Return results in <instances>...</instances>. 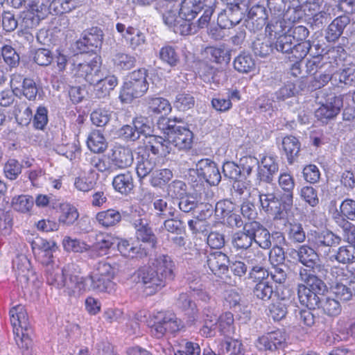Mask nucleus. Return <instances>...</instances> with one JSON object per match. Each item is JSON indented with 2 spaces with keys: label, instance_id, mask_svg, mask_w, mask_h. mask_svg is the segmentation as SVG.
<instances>
[{
  "label": "nucleus",
  "instance_id": "14",
  "mask_svg": "<svg viewBox=\"0 0 355 355\" xmlns=\"http://www.w3.org/2000/svg\"><path fill=\"white\" fill-rule=\"evenodd\" d=\"M243 17L239 4L227 6L218 17V24L222 28H230L240 23Z\"/></svg>",
  "mask_w": 355,
  "mask_h": 355
},
{
  "label": "nucleus",
  "instance_id": "60",
  "mask_svg": "<svg viewBox=\"0 0 355 355\" xmlns=\"http://www.w3.org/2000/svg\"><path fill=\"white\" fill-rule=\"evenodd\" d=\"M335 259L339 263L346 264L355 259V246L347 245L338 248Z\"/></svg>",
  "mask_w": 355,
  "mask_h": 355
},
{
  "label": "nucleus",
  "instance_id": "19",
  "mask_svg": "<svg viewBox=\"0 0 355 355\" xmlns=\"http://www.w3.org/2000/svg\"><path fill=\"white\" fill-rule=\"evenodd\" d=\"M148 135L149 139L146 144V148L153 154L159 157H166L173 150L168 137L167 139H165L159 136L150 135V134Z\"/></svg>",
  "mask_w": 355,
  "mask_h": 355
},
{
  "label": "nucleus",
  "instance_id": "43",
  "mask_svg": "<svg viewBox=\"0 0 355 355\" xmlns=\"http://www.w3.org/2000/svg\"><path fill=\"white\" fill-rule=\"evenodd\" d=\"M234 67L239 72L248 73L255 69V62L250 53H241L235 58Z\"/></svg>",
  "mask_w": 355,
  "mask_h": 355
},
{
  "label": "nucleus",
  "instance_id": "38",
  "mask_svg": "<svg viewBox=\"0 0 355 355\" xmlns=\"http://www.w3.org/2000/svg\"><path fill=\"white\" fill-rule=\"evenodd\" d=\"M296 252L299 261L308 268H313L319 260L315 250L306 245H301Z\"/></svg>",
  "mask_w": 355,
  "mask_h": 355
},
{
  "label": "nucleus",
  "instance_id": "32",
  "mask_svg": "<svg viewBox=\"0 0 355 355\" xmlns=\"http://www.w3.org/2000/svg\"><path fill=\"white\" fill-rule=\"evenodd\" d=\"M98 223L105 228L114 227L121 220V213L114 209L99 211L95 216Z\"/></svg>",
  "mask_w": 355,
  "mask_h": 355
},
{
  "label": "nucleus",
  "instance_id": "23",
  "mask_svg": "<svg viewBox=\"0 0 355 355\" xmlns=\"http://www.w3.org/2000/svg\"><path fill=\"white\" fill-rule=\"evenodd\" d=\"M279 186L284 191L283 202L286 207L293 205V189L295 182L293 177L288 173H281L278 179Z\"/></svg>",
  "mask_w": 355,
  "mask_h": 355
},
{
  "label": "nucleus",
  "instance_id": "55",
  "mask_svg": "<svg viewBox=\"0 0 355 355\" xmlns=\"http://www.w3.org/2000/svg\"><path fill=\"white\" fill-rule=\"evenodd\" d=\"M193 19L185 17L182 16L179 19V22L175 26L173 32L180 33L182 35H188L194 34L198 31V26L196 24L191 21Z\"/></svg>",
  "mask_w": 355,
  "mask_h": 355
},
{
  "label": "nucleus",
  "instance_id": "12",
  "mask_svg": "<svg viewBox=\"0 0 355 355\" xmlns=\"http://www.w3.org/2000/svg\"><path fill=\"white\" fill-rule=\"evenodd\" d=\"M73 76L83 78L90 84H94L96 78L98 76L99 65L96 60L78 62V60L73 63L71 69Z\"/></svg>",
  "mask_w": 355,
  "mask_h": 355
},
{
  "label": "nucleus",
  "instance_id": "63",
  "mask_svg": "<svg viewBox=\"0 0 355 355\" xmlns=\"http://www.w3.org/2000/svg\"><path fill=\"white\" fill-rule=\"evenodd\" d=\"M173 177L172 171L168 168H164L153 171L150 183L153 187H161L168 182Z\"/></svg>",
  "mask_w": 355,
  "mask_h": 355
},
{
  "label": "nucleus",
  "instance_id": "28",
  "mask_svg": "<svg viewBox=\"0 0 355 355\" xmlns=\"http://www.w3.org/2000/svg\"><path fill=\"white\" fill-rule=\"evenodd\" d=\"M350 19L347 15H341L336 17L329 25L326 39L328 42H335L343 34L345 28L349 24Z\"/></svg>",
  "mask_w": 355,
  "mask_h": 355
},
{
  "label": "nucleus",
  "instance_id": "9",
  "mask_svg": "<svg viewBox=\"0 0 355 355\" xmlns=\"http://www.w3.org/2000/svg\"><path fill=\"white\" fill-rule=\"evenodd\" d=\"M286 340V333L278 329L259 337L256 342V346L260 350L273 352L284 349Z\"/></svg>",
  "mask_w": 355,
  "mask_h": 355
},
{
  "label": "nucleus",
  "instance_id": "21",
  "mask_svg": "<svg viewBox=\"0 0 355 355\" xmlns=\"http://www.w3.org/2000/svg\"><path fill=\"white\" fill-rule=\"evenodd\" d=\"M278 170L277 157L271 155L264 156L261 160V165L258 166V175L261 180L269 183L272 181L273 176Z\"/></svg>",
  "mask_w": 355,
  "mask_h": 355
},
{
  "label": "nucleus",
  "instance_id": "29",
  "mask_svg": "<svg viewBox=\"0 0 355 355\" xmlns=\"http://www.w3.org/2000/svg\"><path fill=\"white\" fill-rule=\"evenodd\" d=\"M118 80L115 76H108L104 78H96L94 85L95 95L101 98L109 95L110 91L117 85Z\"/></svg>",
  "mask_w": 355,
  "mask_h": 355
},
{
  "label": "nucleus",
  "instance_id": "59",
  "mask_svg": "<svg viewBox=\"0 0 355 355\" xmlns=\"http://www.w3.org/2000/svg\"><path fill=\"white\" fill-rule=\"evenodd\" d=\"M22 171V165L15 159H9L3 166V173L10 180H16Z\"/></svg>",
  "mask_w": 355,
  "mask_h": 355
},
{
  "label": "nucleus",
  "instance_id": "57",
  "mask_svg": "<svg viewBox=\"0 0 355 355\" xmlns=\"http://www.w3.org/2000/svg\"><path fill=\"white\" fill-rule=\"evenodd\" d=\"M297 85L292 82H287L283 87H282L277 92H276L275 95L277 99L278 100H284L287 98H290L296 94H297L300 90H302V82H297Z\"/></svg>",
  "mask_w": 355,
  "mask_h": 355
},
{
  "label": "nucleus",
  "instance_id": "5",
  "mask_svg": "<svg viewBox=\"0 0 355 355\" xmlns=\"http://www.w3.org/2000/svg\"><path fill=\"white\" fill-rule=\"evenodd\" d=\"M175 120L171 119H162L158 125L160 128L166 130V134L170 138L172 147L177 148L178 150H187L191 148L193 135L187 128L173 124Z\"/></svg>",
  "mask_w": 355,
  "mask_h": 355
},
{
  "label": "nucleus",
  "instance_id": "34",
  "mask_svg": "<svg viewBox=\"0 0 355 355\" xmlns=\"http://www.w3.org/2000/svg\"><path fill=\"white\" fill-rule=\"evenodd\" d=\"M155 166V162L150 157L149 154L144 153H138L137 157L136 172L140 178H144L149 175Z\"/></svg>",
  "mask_w": 355,
  "mask_h": 355
},
{
  "label": "nucleus",
  "instance_id": "62",
  "mask_svg": "<svg viewBox=\"0 0 355 355\" xmlns=\"http://www.w3.org/2000/svg\"><path fill=\"white\" fill-rule=\"evenodd\" d=\"M252 48L254 54L260 57H266L273 51L270 42L265 38L255 40L252 42Z\"/></svg>",
  "mask_w": 355,
  "mask_h": 355
},
{
  "label": "nucleus",
  "instance_id": "20",
  "mask_svg": "<svg viewBox=\"0 0 355 355\" xmlns=\"http://www.w3.org/2000/svg\"><path fill=\"white\" fill-rule=\"evenodd\" d=\"M229 258L222 252H214L207 256V265L213 274L220 276L228 270Z\"/></svg>",
  "mask_w": 355,
  "mask_h": 355
},
{
  "label": "nucleus",
  "instance_id": "44",
  "mask_svg": "<svg viewBox=\"0 0 355 355\" xmlns=\"http://www.w3.org/2000/svg\"><path fill=\"white\" fill-rule=\"evenodd\" d=\"M318 308L322 309L324 314L331 317L338 315L342 311L339 301L329 297H323L320 299Z\"/></svg>",
  "mask_w": 355,
  "mask_h": 355
},
{
  "label": "nucleus",
  "instance_id": "37",
  "mask_svg": "<svg viewBox=\"0 0 355 355\" xmlns=\"http://www.w3.org/2000/svg\"><path fill=\"white\" fill-rule=\"evenodd\" d=\"M282 145L288 164H292L297 157L300 150V144L298 139L293 136H286L284 137Z\"/></svg>",
  "mask_w": 355,
  "mask_h": 355
},
{
  "label": "nucleus",
  "instance_id": "50",
  "mask_svg": "<svg viewBox=\"0 0 355 355\" xmlns=\"http://www.w3.org/2000/svg\"><path fill=\"white\" fill-rule=\"evenodd\" d=\"M194 105L195 98L191 94L186 92L177 94L173 102L174 107L182 112L191 109Z\"/></svg>",
  "mask_w": 355,
  "mask_h": 355
},
{
  "label": "nucleus",
  "instance_id": "56",
  "mask_svg": "<svg viewBox=\"0 0 355 355\" xmlns=\"http://www.w3.org/2000/svg\"><path fill=\"white\" fill-rule=\"evenodd\" d=\"M291 49L288 53H291L297 60H302L308 53L311 55V52H313L309 41L296 42V44L291 41Z\"/></svg>",
  "mask_w": 355,
  "mask_h": 355
},
{
  "label": "nucleus",
  "instance_id": "26",
  "mask_svg": "<svg viewBox=\"0 0 355 355\" xmlns=\"http://www.w3.org/2000/svg\"><path fill=\"white\" fill-rule=\"evenodd\" d=\"M148 113L166 115L172 110L169 101L159 96H148L145 99Z\"/></svg>",
  "mask_w": 355,
  "mask_h": 355
},
{
  "label": "nucleus",
  "instance_id": "53",
  "mask_svg": "<svg viewBox=\"0 0 355 355\" xmlns=\"http://www.w3.org/2000/svg\"><path fill=\"white\" fill-rule=\"evenodd\" d=\"M34 205V199L28 195H20L12 200V205L15 210L21 212H29Z\"/></svg>",
  "mask_w": 355,
  "mask_h": 355
},
{
  "label": "nucleus",
  "instance_id": "48",
  "mask_svg": "<svg viewBox=\"0 0 355 355\" xmlns=\"http://www.w3.org/2000/svg\"><path fill=\"white\" fill-rule=\"evenodd\" d=\"M167 10L162 14V19L164 23L172 31L174 30L175 26L179 22V19L182 18L181 11L180 10L179 4H173L168 8L167 6Z\"/></svg>",
  "mask_w": 355,
  "mask_h": 355
},
{
  "label": "nucleus",
  "instance_id": "13",
  "mask_svg": "<svg viewBox=\"0 0 355 355\" xmlns=\"http://www.w3.org/2000/svg\"><path fill=\"white\" fill-rule=\"evenodd\" d=\"M109 159L111 162L112 168L116 169L126 168L133 163V153L128 148L115 146L111 150Z\"/></svg>",
  "mask_w": 355,
  "mask_h": 355
},
{
  "label": "nucleus",
  "instance_id": "11",
  "mask_svg": "<svg viewBox=\"0 0 355 355\" xmlns=\"http://www.w3.org/2000/svg\"><path fill=\"white\" fill-rule=\"evenodd\" d=\"M139 277L146 289H149V294L155 293L164 287L168 281L160 277L154 268L149 266L139 270Z\"/></svg>",
  "mask_w": 355,
  "mask_h": 355
},
{
  "label": "nucleus",
  "instance_id": "42",
  "mask_svg": "<svg viewBox=\"0 0 355 355\" xmlns=\"http://www.w3.org/2000/svg\"><path fill=\"white\" fill-rule=\"evenodd\" d=\"M88 148L95 153L104 152L107 144L103 135L99 130H94L89 135L87 141Z\"/></svg>",
  "mask_w": 355,
  "mask_h": 355
},
{
  "label": "nucleus",
  "instance_id": "45",
  "mask_svg": "<svg viewBox=\"0 0 355 355\" xmlns=\"http://www.w3.org/2000/svg\"><path fill=\"white\" fill-rule=\"evenodd\" d=\"M87 282L89 284L88 291L92 290L98 292H107L112 285V281L109 279L92 272L87 277Z\"/></svg>",
  "mask_w": 355,
  "mask_h": 355
},
{
  "label": "nucleus",
  "instance_id": "10",
  "mask_svg": "<svg viewBox=\"0 0 355 355\" xmlns=\"http://www.w3.org/2000/svg\"><path fill=\"white\" fill-rule=\"evenodd\" d=\"M198 177L202 178L210 185H218L221 180V175L216 164L209 159H202L196 164Z\"/></svg>",
  "mask_w": 355,
  "mask_h": 355
},
{
  "label": "nucleus",
  "instance_id": "61",
  "mask_svg": "<svg viewBox=\"0 0 355 355\" xmlns=\"http://www.w3.org/2000/svg\"><path fill=\"white\" fill-rule=\"evenodd\" d=\"M218 328L224 334H231L234 332V317L230 312L223 313L217 320Z\"/></svg>",
  "mask_w": 355,
  "mask_h": 355
},
{
  "label": "nucleus",
  "instance_id": "8",
  "mask_svg": "<svg viewBox=\"0 0 355 355\" xmlns=\"http://www.w3.org/2000/svg\"><path fill=\"white\" fill-rule=\"evenodd\" d=\"M151 132V126L147 118L139 116L134 119L132 125H123L120 135L126 140L135 141L141 135L147 137Z\"/></svg>",
  "mask_w": 355,
  "mask_h": 355
},
{
  "label": "nucleus",
  "instance_id": "1",
  "mask_svg": "<svg viewBox=\"0 0 355 355\" xmlns=\"http://www.w3.org/2000/svg\"><path fill=\"white\" fill-rule=\"evenodd\" d=\"M46 278L49 284L62 289L69 297H76L89 287L87 277L81 276L80 268L73 263L67 264L62 270L48 269Z\"/></svg>",
  "mask_w": 355,
  "mask_h": 355
},
{
  "label": "nucleus",
  "instance_id": "39",
  "mask_svg": "<svg viewBox=\"0 0 355 355\" xmlns=\"http://www.w3.org/2000/svg\"><path fill=\"white\" fill-rule=\"evenodd\" d=\"M123 37L132 50L137 49L146 42L144 34L139 29L132 26L127 27L126 32L123 34Z\"/></svg>",
  "mask_w": 355,
  "mask_h": 355
},
{
  "label": "nucleus",
  "instance_id": "15",
  "mask_svg": "<svg viewBox=\"0 0 355 355\" xmlns=\"http://www.w3.org/2000/svg\"><path fill=\"white\" fill-rule=\"evenodd\" d=\"M340 238L330 231L315 232L309 236L308 241L317 250L332 247L340 244Z\"/></svg>",
  "mask_w": 355,
  "mask_h": 355
},
{
  "label": "nucleus",
  "instance_id": "17",
  "mask_svg": "<svg viewBox=\"0 0 355 355\" xmlns=\"http://www.w3.org/2000/svg\"><path fill=\"white\" fill-rule=\"evenodd\" d=\"M342 106L343 101L340 97L331 96L315 110V116L321 121L332 119L339 113Z\"/></svg>",
  "mask_w": 355,
  "mask_h": 355
},
{
  "label": "nucleus",
  "instance_id": "18",
  "mask_svg": "<svg viewBox=\"0 0 355 355\" xmlns=\"http://www.w3.org/2000/svg\"><path fill=\"white\" fill-rule=\"evenodd\" d=\"M253 239L251 221H250L243 225L242 230L232 235V245L237 250H248L252 246Z\"/></svg>",
  "mask_w": 355,
  "mask_h": 355
},
{
  "label": "nucleus",
  "instance_id": "27",
  "mask_svg": "<svg viewBox=\"0 0 355 355\" xmlns=\"http://www.w3.org/2000/svg\"><path fill=\"white\" fill-rule=\"evenodd\" d=\"M300 278L305 284V287L318 295L323 294L327 290V286L322 279L304 268L300 269Z\"/></svg>",
  "mask_w": 355,
  "mask_h": 355
},
{
  "label": "nucleus",
  "instance_id": "40",
  "mask_svg": "<svg viewBox=\"0 0 355 355\" xmlns=\"http://www.w3.org/2000/svg\"><path fill=\"white\" fill-rule=\"evenodd\" d=\"M204 324L200 329V334L205 337H212L215 336L218 317L210 309L204 310Z\"/></svg>",
  "mask_w": 355,
  "mask_h": 355
},
{
  "label": "nucleus",
  "instance_id": "64",
  "mask_svg": "<svg viewBox=\"0 0 355 355\" xmlns=\"http://www.w3.org/2000/svg\"><path fill=\"white\" fill-rule=\"evenodd\" d=\"M336 222L343 228L344 239L355 246V227L344 218H338Z\"/></svg>",
  "mask_w": 355,
  "mask_h": 355
},
{
  "label": "nucleus",
  "instance_id": "31",
  "mask_svg": "<svg viewBox=\"0 0 355 355\" xmlns=\"http://www.w3.org/2000/svg\"><path fill=\"white\" fill-rule=\"evenodd\" d=\"M297 295L301 304L309 309H315L319 307L320 298L318 297V295L305 287L304 284L298 285Z\"/></svg>",
  "mask_w": 355,
  "mask_h": 355
},
{
  "label": "nucleus",
  "instance_id": "58",
  "mask_svg": "<svg viewBox=\"0 0 355 355\" xmlns=\"http://www.w3.org/2000/svg\"><path fill=\"white\" fill-rule=\"evenodd\" d=\"M13 113L16 120L19 124L23 125H28L31 122L33 116L31 109L24 103L16 105Z\"/></svg>",
  "mask_w": 355,
  "mask_h": 355
},
{
  "label": "nucleus",
  "instance_id": "22",
  "mask_svg": "<svg viewBox=\"0 0 355 355\" xmlns=\"http://www.w3.org/2000/svg\"><path fill=\"white\" fill-rule=\"evenodd\" d=\"M102 31L98 28H92L83 33V37L77 42V47L81 52L89 50V47H99L102 44Z\"/></svg>",
  "mask_w": 355,
  "mask_h": 355
},
{
  "label": "nucleus",
  "instance_id": "30",
  "mask_svg": "<svg viewBox=\"0 0 355 355\" xmlns=\"http://www.w3.org/2000/svg\"><path fill=\"white\" fill-rule=\"evenodd\" d=\"M132 225L136 230V236L138 240L154 245L156 242V236L146 220L141 218L135 219L132 222Z\"/></svg>",
  "mask_w": 355,
  "mask_h": 355
},
{
  "label": "nucleus",
  "instance_id": "24",
  "mask_svg": "<svg viewBox=\"0 0 355 355\" xmlns=\"http://www.w3.org/2000/svg\"><path fill=\"white\" fill-rule=\"evenodd\" d=\"M150 266L159 274L160 277L164 278L166 281L173 279L174 265L168 256L164 254L157 256Z\"/></svg>",
  "mask_w": 355,
  "mask_h": 355
},
{
  "label": "nucleus",
  "instance_id": "49",
  "mask_svg": "<svg viewBox=\"0 0 355 355\" xmlns=\"http://www.w3.org/2000/svg\"><path fill=\"white\" fill-rule=\"evenodd\" d=\"M64 250L69 252L83 253L89 250V245L85 242L70 236H65L62 241Z\"/></svg>",
  "mask_w": 355,
  "mask_h": 355
},
{
  "label": "nucleus",
  "instance_id": "6",
  "mask_svg": "<svg viewBox=\"0 0 355 355\" xmlns=\"http://www.w3.org/2000/svg\"><path fill=\"white\" fill-rule=\"evenodd\" d=\"M268 271L262 266H254L249 272V278L255 283L252 289L253 295L263 301L269 300L274 293L272 284L268 280Z\"/></svg>",
  "mask_w": 355,
  "mask_h": 355
},
{
  "label": "nucleus",
  "instance_id": "54",
  "mask_svg": "<svg viewBox=\"0 0 355 355\" xmlns=\"http://www.w3.org/2000/svg\"><path fill=\"white\" fill-rule=\"evenodd\" d=\"M289 300L282 298L272 303L270 308V315L274 320H280L287 314V306Z\"/></svg>",
  "mask_w": 355,
  "mask_h": 355
},
{
  "label": "nucleus",
  "instance_id": "46",
  "mask_svg": "<svg viewBox=\"0 0 355 355\" xmlns=\"http://www.w3.org/2000/svg\"><path fill=\"white\" fill-rule=\"evenodd\" d=\"M83 0H51L49 13L62 14L74 9Z\"/></svg>",
  "mask_w": 355,
  "mask_h": 355
},
{
  "label": "nucleus",
  "instance_id": "16",
  "mask_svg": "<svg viewBox=\"0 0 355 355\" xmlns=\"http://www.w3.org/2000/svg\"><path fill=\"white\" fill-rule=\"evenodd\" d=\"M253 242L263 250L270 249L273 245V235L280 232H273L272 234L261 223L255 220L251 221Z\"/></svg>",
  "mask_w": 355,
  "mask_h": 355
},
{
  "label": "nucleus",
  "instance_id": "35",
  "mask_svg": "<svg viewBox=\"0 0 355 355\" xmlns=\"http://www.w3.org/2000/svg\"><path fill=\"white\" fill-rule=\"evenodd\" d=\"M136 62L134 55L124 52H117L112 58V62L116 71L129 70L135 66Z\"/></svg>",
  "mask_w": 355,
  "mask_h": 355
},
{
  "label": "nucleus",
  "instance_id": "52",
  "mask_svg": "<svg viewBox=\"0 0 355 355\" xmlns=\"http://www.w3.org/2000/svg\"><path fill=\"white\" fill-rule=\"evenodd\" d=\"M202 9L200 0H183L180 6L181 15L185 17L194 19L196 15Z\"/></svg>",
  "mask_w": 355,
  "mask_h": 355
},
{
  "label": "nucleus",
  "instance_id": "47",
  "mask_svg": "<svg viewBox=\"0 0 355 355\" xmlns=\"http://www.w3.org/2000/svg\"><path fill=\"white\" fill-rule=\"evenodd\" d=\"M116 241V239L111 234L98 233L96 236V241L93 245L95 250H98V255L106 254L107 250L110 248Z\"/></svg>",
  "mask_w": 355,
  "mask_h": 355
},
{
  "label": "nucleus",
  "instance_id": "7",
  "mask_svg": "<svg viewBox=\"0 0 355 355\" xmlns=\"http://www.w3.org/2000/svg\"><path fill=\"white\" fill-rule=\"evenodd\" d=\"M259 202L262 210L272 216L275 220H281L286 217L288 211L292 207H286L283 202V196L279 198L274 193L259 191Z\"/></svg>",
  "mask_w": 355,
  "mask_h": 355
},
{
  "label": "nucleus",
  "instance_id": "51",
  "mask_svg": "<svg viewBox=\"0 0 355 355\" xmlns=\"http://www.w3.org/2000/svg\"><path fill=\"white\" fill-rule=\"evenodd\" d=\"M354 72V69L347 67L334 73L333 85L338 87L342 84L345 85H351L355 79Z\"/></svg>",
  "mask_w": 355,
  "mask_h": 355
},
{
  "label": "nucleus",
  "instance_id": "4",
  "mask_svg": "<svg viewBox=\"0 0 355 355\" xmlns=\"http://www.w3.org/2000/svg\"><path fill=\"white\" fill-rule=\"evenodd\" d=\"M147 71L139 69L130 73L124 82L119 95L122 102L130 103L134 98L144 95L148 89Z\"/></svg>",
  "mask_w": 355,
  "mask_h": 355
},
{
  "label": "nucleus",
  "instance_id": "36",
  "mask_svg": "<svg viewBox=\"0 0 355 355\" xmlns=\"http://www.w3.org/2000/svg\"><path fill=\"white\" fill-rule=\"evenodd\" d=\"M59 211V223L67 226L73 225L79 217L77 209L67 202L60 203Z\"/></svg>",
  "mask_w": 355,
  "mask_h": 355
},
{
  "label": "nucleus",
  "instance_id": "3",
  "mask_svg": "<svg viewBox=\"0 0 355 355\" xmlns=\"http://www.w3.org/2000/svg\"><path fill=\"white\" fill-rule=\"evenodd\" d=\"M10 322L15 335V342L23 350H28L32 345L29 334V322L24 306L19 304L10 310Z\"/></svg>",
  "mask_w": 355,
  "mask_h": 355
},
{
  "label": "nucleus",
  "instance_id": "2",
  "mask_svg": "<svg viewBox=\"0 0 355 355\" xmlns=\"http://www.w3.org/2000/svg\"><path fill=\"white\" fill-rule=\"evenodd\" d=\"M292 26V21L281 17L279 14L272 17L266 27V33L271 40H276L275 48L277 51L288 53L291 49V36L288 35Z\"/></svg>",
  "mask_w": 355,
  "mask_h": 355
},
{
  "label": "nucleus",
  "instance_id": "33",
  "mask_svg": "<svg viewBox=\"0 0 355 355\" xmlns=\"http://www.w3.org/2000/svg\"><path fill=\"white\" fill-rule=\"evenodd\" d=\"M114 189L121 194L127 195L134 188V182L131 172L126 171L116 175L112 181Z\"/></svg>",
  "mask_w": 355,
  "mask_h": 355
},
{
  "label": "nucleus",
  "instance_id": "25",
  "mask_svg": "<svg viewBox=\"0 0 355 355\" xmlns=\"http://www.w3.org/2000/svg\"><path fill=\"white\" fill-rule=\"evenodd\" d=\"M273 245L269 253V261L275 265H282L285 260V254L282 245L285 243L286 239L283 233H275L273 235Z\"/></svg>",
  "mask_w": 355,
  "mask_h": 355
},
{
  "label": "nucleus",
  "instance_id": "41",
  "mask_svg": "<svg viewBox=\"0 0 355 355\" xmlns=\"http://www.w3.org/2000/svg\"><path fill=\"white\" fill-rule=\"evenodd\" d=\"M198 73L200 78L209 83L219 84L220 71L213 67L211 64L206 62H202L199 64Z\"/></svg>",
  "mask_w": 355,
  "mask_h": 355
}]
</instances>
